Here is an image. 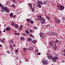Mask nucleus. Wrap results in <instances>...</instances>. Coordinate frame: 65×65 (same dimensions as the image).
Segmentation results:
<instances>
[{"label":"nucleus","mask_w":65,"mask_h":65,"mask_svg":"<svg viewBox=\"0 0 65 65\" xmlns=\"http://www.w3.org/2000/svg\"><path fill=\"white\" fill-rule=\"evenodd\" d=\"M0 6H1V7L2 9L1 10V12H4V11H5V12H7V13H8V12H9V10L8 8L6 6H3L0 3Z\"/></svg>","instance_id":"nucleus-1"},{"label":"nucleus","mask_w":65,"mask_h":65,"mask_svg":"<svg viewBox=\"0 0 65 65\" xmlns=\"http://www.w3.org/2000/svg\"><path fill=\"white\" fill-rule=\"evenodd\" d=\"M57 7L60 10H63L64 9V8H65L64 6L60 5H58Z\"/></svg>","instance_id":"nucleus-2"},{"label":"nucleus","mask_w":65,"mask_h":65,"mask_svg":"<svg viewBox=\"0 0 65 65\" xmlns=\"http://www.w3.org/2000/svg\"><path fill=\"white\" fill-rule=\"evenodd\" d=\"M54 41L53 40L51 41V42L50 43V46L51 47H52L53 46V44L55 45L56 44V43L55 42V41L54 42Z\"/></svg>","instance_id":"nucleus-3"},{"label":"nucleus","mask_w":65,"mask_h":65,"mask_svg":"<svg viewBox=\"0 0 65 65\" xmlns=\"http://www.w3.org/2000/svg\"><path fill=\"white\" fill-rule=\"evenodd\" d=\"M48 61L47 59H45L44 61H43V65H46L47 64V63H48Z\"/></svg>","instance_id":"nucleus-4"},{"label":"nucleus","mask_w":65,"mask_h":65,"mask_svg":"<svg viewBox=\"0 0 65 65\" xmlns=\"http://www.w3.org/2000/svg\"><path fill=\"white\" fill-rule=\"evenodd\" d=\"M40 4L41 5H43V3L42 2H41L40 0H38L37 1V4Z\"/></svg>","instance_id":"nucleus-5"},{"label":"nucleus","mask_w":65,"mask_h":65,"mask_svg":"<svg viewBox=\"0 0 65 65\" xmlns=\"http://www.w3.org/2000/svg\"><path fill=\"white\" fill-rule=\"evenodd\" d=\"M45 19L43 18H42V19H41V20L40 21V22L41 24H43V23H45Z\"/></svg>","instance_id":"nucleus-6"},{"label":"nucleus","mask_w":65,"mask_h":65,"mask_svg":"<svg viewBox=\"0 0 65 65\" xmlns=\"http://www.w3.org/2000/svg\"><path fill=\"white\" fill-rule=\"evenodd\" d=\"M23 28V25H20L19 27V31H21V30L22 29V28Z\"/></svg>","instance_id":"nucleus-7"},{"label":"nucleus","mask_w":65,"mask_h":65,"mask_svg":"<svg viewBox=\"0 0 65 65\" xmlns=\"http://www.w3.org/2000/svg\"><path fill=\"white\" fill-rule=\"evenodd\" d=\"M24 39H25V38L24 37L21 36L20 37V40L21 41H23V40H24Z\"/></svg>","instance_id":"nucleus-8"},{"label":"nucleus","mask_w":65,"mask_h":65,"mask_svg":"<svg viewBox=\"0 0 65 65\" xmlns=\"http://www.w3.org/2000/svg\"><path fill=\"white\" fill-rule=\"evenodd\" d=\"M25 32L26 34H30V33L29 32V31L27 30H25Z\"/></svg>","instance_id":"nucleus-9"},{"label":"nucleus","mask_w":65,"mask_h":65,"mask_svg":"<svg viewBox=\"0 0 65 65\" xmlns=\"http://www.w3.org/2000/svg\"><path fill=\"white\" fill-rule=\"evenodd\" d=\"M28 6H29V7H30V8L32 7V4L31 3H28Z\"/></svg>","instance_id":"nucleus-10"},{"label":"nucleus","mask_w":65,"mask_h":65,"mask_svg":"<svg viewBox=\"0 0 65 65\" xmlns=\"http://www.w3.org/2000/svg\"><path fill=\"white\" fill-rule=\"evenodd\" d=\"M48 58L49 59H51L53 58V56L51 55H50L48 57Z\"/></svg>","instance_id":"nucleus-11"},{"label":"nucleus","mask_w":65,"mask_h":65,"mask_svg":"<svg viewBox=\"0 0 65 65\" xmlns=\"http://www.w3.org/2000/svg\"><path fill=\"white\" fill-rule=\"evenodd\" d=\"M10 48L11 51H12V50H13V46H12L11 45L10 46Z\"/></svg>","instance_id":"nucleus-12"},{"label":"nucleus","mask_w":65,"mask_h":65,"mask_svg":"<svg viewBox=\"0 0 65 65\" xmlns=\"http://www.w3.org/2000/svg\"><path fill=\"white\" fill-rule=\"evenodd\" d=\"M52 60L54 62H56V58H55V57H54L53 58H52Z\"/></svg>","instance_id":"nucleus-13"},{"label":"nucleus","mask_w":65,"mask_h":65,"mask_svg":"<svg viewBox=\"0 0 65 65\" xmlns=\"http://www.w3.org/2000/svg\"><path fill=\"white\" fill-rule=\"evenodd\" d=\"M39 35L40 37H41V38H43V36H42V32H40Z\"/></svg>","instance_id":"nucleus-14"},{"label":"nucleus","mask_w":65,"mask_h":65,"mask_svg":"<svg viewBox=\"0 0 65 65\" xmlns=\"http://www.w3.org/2000/svg\"><path fill=\"white\" fill-rule=\"evenodd\" d=\"M28 41H30V42L32 41V39L30 38H29L27 39Z\"/></svg>","instance_id":"nucleus-15"},{"label":"nucleus","mask_w":65,"mask_h":65,"mask_svg":"<svg viewBox=\"0 0 65 65\" xmlns=\"http://www.w3.org/2000/svg\"><path fill=\"white\" fill-rule=\"evenodd\" d=\"M37 4L38 5V7L39 8H41V6L40 5V4H39L38 3H37Z\"/></svg>","instance_id":"nucleus-16"},{"label":"nucleus","mask_w":65,"mask_h":65,"mask_svg":"<svg viewBox=\"0 0 65 65\" xmlns=\"http://www.w3.org/2000/svg\"><path fill=\"white\" fill-rule=\"evenodd\" d=\"M37 41L36 40H34L32 42L33 43H36V42H37Z\"/></svg>","instance_id":"nucleus-17"},{"label":"nucleus","mask_w":65,"mask_h":65,"mask_svg":"<svg viewBox=\"0 0 65 65\" xmlns=\"http://www.w3.org/2000/svg\"><path fill=\"white\" fill-rule=\"evenodd\" d=\"M14 27L15 28H18V27H19V25L18 24H16L14 25Z\"/></svg>","instance_id":"nucleus-18"},{"label":"nucleus","mask_w":65,"mask_h":65,"mask_svg":"<svg viewBox=\"0 0 65 65\" xmlns=\"http://www.w3.org/2000/svg\"><path fill=\"white\" fill-rule=\"evenodd\" d=\"M10 27H9V28L7 27L6 28V31H9V30H10Z\"/></svg>","instance_id":"nucleus-19"},{"label":"nucleus","mask_w":65,"mask_h":65,"mask_svg":"<svg viewBox=\"0 0 65 65\" xmlns=\"http://www.w3.org/2000/svg\"><path fill=\"white\" fill-rule=\"evenodd\" d=\"M51 34L52 36H54L55 35V33L53 32H51Z\"/></svg>","instance_id":"nucleus-20"},{"label":"nucleus","mask_w":65,"mask_h":65,"mask_svg":"<svg viewBox=\"0 0 65 65\" xmlns=\"http://www.w3.org/2000/svg\"><path fill=\"white\" fill-rule=\"evenodd\" d=\"M31 20V19H26V21L28 22H29Z\"/></svg>","instance_id":"nucleus-21"},{"label":"nucleus","mask_w":65,"mask_h":65,"mask_svg":"<svg viewBox=\"0 0 65 65\" xmlns=\"http://www.w3.org/2000/svg\"><path fill=\"white\" fill-rule=\"evenodd\" d=\"M31 9V10L32 12H34L35 11V9L33 8H32H32H30Z\"/></svg>","instance_id":"nucleus-22"},{"label":"nucleus","mask_w":65,"mask_h":65,"mask_svg":"<svg viewBox=\"0 0 65 65\" xmlns=\"http://www.w3.org/2000/svg\"><path fill=\"white\" fill-rule=\"evenodd\" d=\"M27 48H23V50L24 52H26V51H27Z\"/></svg>","instance_id":"nucleus-23"},{"label":"nucleus","mask_w":65,"mask_h":65,"mask_svg":"<svg viewBox=\"0 0 65 65\" xmlns=\"http://www.w3.org/2000/svg\"><path fill=\"white\" fill-rule=\"evenodd\" d=\"M13 41L12 40H10V43H11V44H12V43H13Z\"/></svg>","instance_id":"nucleus-24"},{"label":"nucleus","mask_w":65,"mask_h":65,"mask_svg":"<svg viewBox=\"0 0 65 65\" xmlns=\"http://www.w3.org/2000/svg\"><path fill=\"white\" fill-rule=\"evenodd\" d=\"M10 17H13V13H11L10 14Z\"/></svg>","instance_id":"nucleus-25"},{"label":"nucleus","mask_w":65,"mask_h":65,"mask_svg":"<svg viewBox=\"0 0 65 65\" xmlns=\"http://www.w3.org/2000/svg\"><path fill=\"white\" fill-rule=\"evenodd\" d=\"M42 19V18H38L36 19V20L37 21H40V20H41Z\"/></svg>","instance_id":"nucleus-26"},{"label":"nucleus","mask_w":65,"mask_h":65,"mask_svg":"<svg viewBox=\"0 0 65 65\" xmlns=\"http://www.w3.org/2000/svg\"><path fill=\"white\" fill-rule=\"evenodd\" d=\"M14 35H20V33H14Z\"/></svg>","instance_id":"nucleus-27"},{"label":"nucleus","mask_w":65,"mask_h":65,"mask_svg":"<svg viewBox=\"0 0 65 65\" xmlns=\"http://www.w3.org/2000/svg\"><path fill=\"white\" fill-rule=\"evenodd\" d=\"M43 4H45V5H46L47 4V2H45V1H44L43 2Z\"/></svg>","instance_id":"nucleus-28"},{"label":"nucleus","mask_w":65,"mask_h":65,"mask_svg":"<svg viewBox=\"0 0 65 65\" xmlns=\"http://www.w3.org/2000/svg\"><path fill=\"white\" fill-rule=\"evenodd\" d=\"M29 36L30 37H32V38H33L34 37L33 35H32L31 34H29Z\"/></svg>","instance_id":"nucleus-29"},{"label":"nucleus","mask_w":65,"mask_h":65,"mask_svg":"<svg viewBox=\"0 0 65 65\" xmlns=\"http://www.w3.org/2000/svg\"><path fill=\"white\" fill-rule=\"evenodd\" d=\"M19 52V51H18V50L17 49H16L15 51V53H16V54H18V52Z\"/></svg>","instance_id":"nucleus-30"},{"label":"nucleus","mask_w":65,"mask_h":65,"mask_svg":"<svg viewBox=\"0 0 65 65\" xmlns=\"http://www.w3.org/2000/svg\"><path fill=\"white\" fill-rule=\"evenodd\" d=\"M46 17L47 19H48V20H50V17L49 16H46Z\"/></svg>","instance_id":"nucleus-31"},{"label":"nucleus","mask_w":65,"mask_h":65,"mask_svg":"<svg viewBox=\"0 0 65 65\" xmlns=\"http://www.w3.org/2000/svg\"><path fill=\"white\" fill-rule=\"evenodd\" d=\"M38 18H41L42 16H41L40 15H38Z\"/></svg>","instance_id":"nucleus-32"},{"label":"nucleus","mask_w":65,"mask_h":65,"mask_svg":"<svg viewBox=\"0 0 65 65\" xmlns=\"http://www.w3.org/2000/svg\"><path fill=\"white\" fill-rule=\"evenodd\" d=\"M30 24H33L34 23V21L32 20H31L30 22Z\"/></svg>","instance_id":"nucleus-33"},{"label":"nucleus","mask_w":65,"mask_h":65,"mask_svg":"<svg viewBox=\"0 0 65 65\" xmlns=\"http://www.w3.org/2000/svg\"><path fill=\"white\" fill-rule=\"evenodd\" d=\"M11 25L12 26H14V24L13 22H12L11 23Z\"/></svg>","instance_id":"nucleus-34"},{"label":"nucleus","mask_w":65,"mask_h":65,"mask_svg":"<svg viewBox=\"0 0 65 65\" xmlns=\"http://www.w3.org/2000/svg\"><path fill=\"white\" fill-rule=\"evenodd\" d=\"M28 51H30L31 50V48L30 47H29L28 48Z\"/></svg>","instance_id":"nucleus-35"},{"label":"nucleus","mask_w":65,"mask_h":65,"mask_svg":"<svg viewBox=\"0 0 65 65\" xmlns=\"http://www.w3.org/2000/svg\"><path fill=\"white\" fill-rule=\"evenodd\" d=\"M34 29H35L36 30V29H37V28L36 26H34Z\"/></svg>","instance_id":"nucleus-36"},{"label":"nucleus","mask_w":65,"mask_h":65,"mask_svg":"<svg viewBox=\"0 0 65 65\" xmlns=\"http://www.w3.org/2000/svg\"><path fill=\"white\" fill-rule=\"evenodd\" d=\"M55 57V58L56 59H59V57L57 56H55V57Z\"/></svg>","instance_id":"nucleus-37"},{"label":"nucleus","mask_w":65,"mask_h":65,"mask_svg":"<svg viewBox=\"0 0 65 65\" xmlns=\"http://www.w3.org/2000/svg\"><path fill=\"white\" fill-rule=\"evenodd\" d=\"M55 40L56 41H54V42H55L56 44H58V43H57V40Z\"/></svg>","instance_id":"nucleus-38"},{"label":"nucleus","mask_w":65,"mask_h":65,"mask_svg":"<svg viewBox=\"0 0 65 65\" xmlns=\"http://www.w3.org/2000/svg\"><path fill=\"white\" fill-rule=\"evenodd\" d=\"M7 53H8V54H10V51H7Z\"/></svg>","instance_id":"nucleus-39"},{"label":"nucleus","mask_w":65,"mask_h":65,"mask_svg":"<svg viewBox=\"0 0 65 65\" xmlns=\"http://www.w3.org/2000/svg\"><path fill=\"white\" fill-rule=\"evenodd\" d=\"M29 31L30 33H32L33 32V31H32V30L30 29Z\"/></svg>","instance_id":"nucleus-40"},{"label":"nucleus","mask_w":65,"mask_h":65,"mask_svg":"<svg viewBox=\"0 0 65 65\" xmlns=\"http://www.w3.org/2000/svg\"><path fill=\"white\" fill-rule=\"evenodd\" d=\"M57 47H54L53 48H54V50H57Z\"/></svg>","instance_id":"nucleus-41"},{"label":"nucleus","mask_w":65,"mask_h":65,"mask_svg":"<svg viewBox=\"0 0 65 65\" xmlns=\"http://www.w3.org/2000/svg\"><path fill=\"white\" fill-rule=\"evenodd\" d=\"M57 21V23H58V24H59V23H60V20H58Z\"/></svg>","instance_id":"nucleus-42"},{"label":"nucleus","mask_w":65,"mask_h":65,"mask_svg":"<svg viewBox=\"0 0 65 65\" xmlns=\"http://www.w3.org/2000/svg\"><path fill=\"white\" fill-rule=\"evenodd\" d=\"M0 41L1 42H2V43H4V41L3 40H1Z\"/></svg>","instance_id":"nucleus-43"},{"label":"nucleus","mask_w":65,"mask_h":65,"mask_svg":"<svg viewBox=\"0 0 65 65\" xmlns=\"http://www.w3.org/2000/svg\"><path fill=\"white\" fill-rule=\"evenodd\" d=\"M35 53H37V52H38V50H35Z\"/></svg>","instance_id":"nucleus-44"},{"label":"nucleus","mask_w":65,"mask_h":65,"mask_svg":"<svg viewBox=\"0 0 65 65\" xmlns=\"http://www.w3.org/2000/svg\"><path fill=\"white\" fill-rule=\"evenodd\" d=\"M6 4L7 5H9V2H6Z\"/></svg>","instance_id":"nucleus-45"},{"label":"nucleus","mask_w":65,"mask_h":65,"mask_svg":"<svg viewBox=\"0 0 65 65\" xmlns=\"http://www.w3.org/2000/svg\"><path fill=\"white\" fill-rule=\"evenodd\" d=\"M56 40H57V41L58 42H59V43H61L60 41H59L58 40L56 39Z\"/></svg>","instance_id":"nucleus-46"},{"label":"nucleus","mask_w":65,"mask_h":65,"mask_svg":"<svg viewBox=\"0 0 65 65\" xmlns=\"http://www.w3.org/2000/svg\"><path fill=\"white\" fill-rule=\"evenodd\" d=\"M40 54H41L40 53H39L37 54V55H40Z\"/></svg>","instance_id":"nucleus-47"},{"label":"nucleus","mask_w":65,"mask_h":65,"mask_svg":"<svg viewBox=\"0 0 65 65\" xmlns=\"http://www.w3.org/2000/svg\"><path fill=\"white\" fill-rule=\"evenodd\" d=\"M12 7H14L15 6V5H14V4H13L12 5Z\"/></svg>","instance_id":"nucleus-48"},{"label":"nucleus","mask_w":65,"mask_h":65,"mask_svg":"<svg viewBox=\"0 0 65 65\" xmlns=\"http://www.w3.org/2000/svg\"><path fill=\"white\" fill-rule=\"evenodd\" d=\"M25 35H26V34L25 33H24L23 34V36H24Z\"/></svg>","instance_id":"nucleus-49"},{"label":"nucleus","mask_w":65,"mask_h":65,"mask_svg":"<svg viewBox=\"0 0 65 65\" xmlns=\"http://www.w3.org/2000/svg\"><path fill=\"white\" fill-rule=\"evenodd\" d=\"M46 27H47V28H48L49 27V25L48 24L47 25H46Z\"/></svg>","instance_id":"nucleus-50"},{"label":"nucleus","mask_w":65,"mask_h":65,"mask_svg":"<svg viewBox=\"0 0 65 65\" xmlns=\"http://www.w3.org/2000/svg\"><path fill=\"white\" fill-rule=\"evenodd\" d=\"M55 23H57V19L55 18Z\"/></svg>","instance_id":"nucleus-51"},{"label":"nucleus","mask_w":65,"mask_h":65,"mask_svg":"<svg viewBox=\"0 0 65 65\" xmlns=\"http://www.w3.org/2000/svg\"><path fill=\"white\" fill-rule=\"evenodd\" d=\"M54 46H55V47H57V46L56 44H55V45H54Z\"/></svg>","instance_id":"nucleus-52"},{"label":"nucleus","mask_w":65,"mask_h":65,"mask_svg":"<svg viewBox=\"0 0 65 65\" xmlns=\"http://www.w3.org/2000/svg\"><path fill=\"white\" fill-rule=\"evenodd\" d=\"M16 17V15H14L13 16V18H15Z\"/></svg>","instance_id":"nucleus-53"},{"label":"nucleus","mask_w":65,"mask_h":65,"mask_svg":"<svg viewBox=\"0 0 65 65\" xmlns=\"http://www.w3.org/2000/svg\"><path fill=\"white\" fill-rule=\"evenodd\" d=\"M6 31L5 30H4V31H3V32H5Z\"/></svg>","instance_id":"nucleus-54"},{"label":"nucleus","mask_w":65,"mask_h":65,"mask_svg":"<svg viewBox=\"0 0 65 65\" xmlns=\"http://www.w3.org/2000/svg\"><path fill=\"white\" fill-rule=\"evenodd\" d=\"M13 46L14 47L15 46V45L14 44L13 45Z\"/></svg>","instance_id":"nucleus-55"},{"label":"nucleus","mask_w":65,"mask_h":65,"mask_svg":"<svg viewBox=\"0 0 65 65\" xmlns=\"http://www.w3.org/2000/svg\"><path fill=\"white\" fill-rule=\"evenodd\" d=\"M2 39L4 40H5V38H3Z\"/></svg>","instance_id":"nucleus-56"},{"label":"nucleus","mask_w":65,"mask_h":65,"mask_svg":"<svg viewBox=\"0 0 65 65\" xmlns=\"http://www.w3.org/2000/svg\"><path fill=\"white\" fill-rule=\"evenodd\" d=\"M2 45L0 44V47H2Z\"/></svg>","instance_id":"nucleus-57"},{"label":"nucleus","mask_w":65,"mask_h":65,"mask_svg":"<svg viewBox=\"0 0 65 65\" xmlns=\"http://www.w3.org/2000/svg\"><path fill=\"white\" fill-rule=\"evenodd\" d=\"M31 49H32V50H33V47H31Z\"/></svg>","instance_id":"nucleus-58"},{"label":"nucleus","mask_w":65,"mask_h":65,"mask_svg":"<svg viewBox=\"0 0 65 65\" xmlns=\"http://www.w3.org/2000/svg\"><path fill=\"white\" fill-rule=\"evenodd\" d=\"M55 55L56 56H58V55L56 54H55Z\"/></svg>","instance_id":"nucleus-59"},{"label":"nucleus","mask_w":65,"mask_h":65,"mask_svg":"<svg viewBox=\"0 0 65 65\" xmlns=\"http://www.w3.org/2000/svg\"><path fill=\"white\" fill-rule=\"evenodd\" d=\"M1 33H2V31L0 30V34H1Z\"/></svg>","instance_id":"nucleus-60"},{"label":"nucleus","mask_w":65,"mask_h":65,"mask_svg":"<svg viewBox=\"0 0 65 65\" xmlns=\"http://www.w3.org/2000/svg\"><path fill=\"white\" fill-rule=\"evenodd\" d=\"M46 55H49V54H48V53H47L46 54Z\"/></svg>","instance_id":"nucleus-61"},{"label":"nucleus","mask_w":65,"mask_h":65,"mask_svg":"<svg viewBox=\"0 0 65 65\" xmlns=\"http://www.w3.org/2000/svg\"><path fill=\"white\" fill-rule=\"evenodd\" d=\"M63 52L64 53H65V49H64V50L63 51Z\"/></svg>","instance_id":"nucleus-62"},{"label":"nucleus","mask_w":65,"mask_h":65,"mask_svg":"<svg viewBox=\"0 0 65 65\" xmlns=\"http://www.w3.org/2000/svg\"><path fill=\"white\" fill-rule=\"evenodd\" d=\"M33 5L35 6V5H36V4H33Z\"/></svg>","instance_id":"nucleus-63"},{"label":"nucleus","mask_w":65,"mask_h":65,"mask_svg":"<svg viewBox=\"0 0 65 65\" xmlns=\"http://www.w3.org/2000/svg\"><path fill=\"white\" fill-rule=\"evenodd\" d=\"M63 55H64V56H65V54L64 53H63Z\"/></svg>","instance_id":"nucleus-64"}]
</instances>
